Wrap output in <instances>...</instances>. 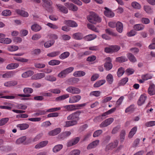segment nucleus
I'll return each instance as SVG.
<instances>
[{"instance_id": "7c9ffc66", "label": "nucleus", "mask_w": 155, "mask_h": 155, "mask_svg": "<svg viewBox=\"0 0 155 155\" xmlns=\"http://www.w3.org/2000/svg\"><path fill=\"white\" fill-rule=\"evenodd\" d=\"M31 29L32 31L35 32H37L41 30V28L38 25L35 24L31 26Z\"/></svg>"}, {"instance_id": "cd10ccee", "label": "nucleus", "mask_w": 155, "mask_h": 155, "mask_svg": "<svg viewBox=\"0 0 155 155\" xmlns=\"http://www.w3.org/2000/svg\"><path fill=\"white\" fill-rule=\"evenodd\" d=\"M137 130V127H134L132 128L129 133L128 137L129 138H132L135 134Z\"/></svg>"}, {"instance_id": "6e6d98bb", "label": "nucleus", "mask_w": 155, "mask_h": 155, "mask_svg": "<svg viewBox=\"0 0 155 155\" xmlns=\"http://www.w3.org/2000/svg\"><path fill=\"white\" fill-rule=\"evenodd\" d=\"M132 6L134 8L140 9L141 8L140 5L136 2H134L131 3Z\"/></svg>"}, {"instance_id": "49530a36", "label": "nucleus", "mask_w": 155, "mask_h": 155, "mask_svg": "<svg viewBox=\"0 0 155 155\" xmlns=\"http://www.w3.org/2000/svg\"><path fill=\"white\" fill-rule=\"evenodd\" d=\"M70 55V53L68 51H66L61 54L59 56V58L61 59H64L68 58Z\"/></svg>"}, {"instance_id": "4be33fe9", "label": "nucleus", "mask_w": 155, "mask_h": 155, "mask_svg": "<svg viewBox=\"0 0 155 155\" xmlns=\"http://www.w3.org/2000/svg\"><path fill=\"white\" fill-rule=\"evenodd\" d=\"M48 141L45 140L41 141L36 144L35 147V149H40L46 146L48 143Z\"/></svg>"}, {"instance_id": "603ef678", "label": "nucleus", "mask_w": 155, "mask_h": 155, "mask_svg": "<svg viewBox=\"0 0 155 155\" xmlns=\"http://www.w3.org/2000/svg\"><path fill=\"white\" fill-rule=\"evenodd\" d=\"M106 80L108 82L111 84L113 81V77L111 74H109L106 77Z\"/></svg>"}, {"instance_id": "4d7b16f0", "label": "nucleus", "mask_w": 155, "mask_h": 155, "mask_svg": "<svg viewBox=\"0 0 155 155\" xmlns=\"http://www.w3.org/2000/svg\"><path fill=\"white\" fill-rule=\"evenodd\" d=\"M60 63L59 60H51L48 62V64L54 66L58 65Z\"/></svg>"}, {"instance_id": "3c124183", "label": "nucleus", "mask_w": 155, "mask_h": 155, "mask_svg": "<svg viewBox=\"0 0 155 155\" xmlns=\"http://www.w3.org/2000/svg\"><path fill=\"white\" fill-rule=\"evenodd\" d=\"M153 77V75L151 74H147L141 76V78L144 80H147L151 79Z\"/></svg>"}, {"instance_id": "864d4df0", "label": "nucleus", "mask_w": 155, "mask_h": 155, "mask_svg": "<svg viewBox=\"0 0 155 155\" xmlns=\"http://www.w3.org/2000/svg\"><path fill=\"white\" fill-rule=\"evenodd\" d=\"M127 56L130 61L134 62L136 61V58L131 54L128 53L127 54Z\"/></svg>"}, {"instance_id": "1a4fd4ad", "label": "nucleus", "mask_w": 155, "mask_h": 155, "mask_svg": "<svg viewBox=\"0 0 155 155\" xmlns=\"http://www.w3.org/2000/svg\"><path fill=\"white\" fill-rule=\"evenodd\" d=\"M104 9L105 10L104 11V14L106 16L109 18H112L114 16V13L110 9L106 7H105Z\"/></svg>"}, {"instance_id": "774afa93", "label": "nucleus", "mask_w": 155, "mask_h": 155, "mask_svg": "<svg viewBox=\"0 0 155 155\" xmlns=\"http://www.w3.org/2000/svg\"><path fill=\"white\" fill-rule=\"evenodd\" d=\"M137 34V32L135 30H132L128 32L127 35L128 37H132L134 36Z\"/></svg>"}, {"instance_id": "7ed1b4c3", "label": "nucleus", "mask_w": 155, "mask_h": 155, "mask_svg": "<svg viewBox=\"0 0 155 155\" xmlns=\"http://www.w3.org/2000/svg\"><path fill=\"white\" fill-rule=\"evenodd\" d=\"M73 67H70L62 71L58 75V76L60 78L65 77L68 74L74 70Z\"/></svg>"}, {"instance_id": "de8ad7c7", "label": "nucleus", "mask_w": 155, "mask_h": 155, "mask_svg": "<svg viewBox=\"0 0 155 155\" xmlns=\"http://www.w3.org/2000/svg\"><path fill=\"white\" fill-rule=\"evenodd\" d=\"M60 53V52L59 51H53L48 54L47 56L49 57H53L59 55Z\"/></svg>"}, {"instance_id": "423d86ee", "label": "nucleus", "mask_w": 155, "mask_h": 155, "mask_svg": "<svg viewBox=\"0 0 155 155\" xmlns=\"http://www.w3.org/2000/svg\"><path fill=\"white\" fill-rule=\"evenodd\" d=\"M106 61L104 64L105 68L107 71H109L112 68V64L111 63V59L110 57L106 58L105 59Z\"/></svg>"}, {"instance_id": "f03ea898", "label": "nucleus", "mask_w": 155, "mask_h": 155, "mask_svg": "<svg viewBox=\"0 0 155 155\" xmlns=\"http://www.w3.org/2000/svg\"><path fill=\"white\" fill-rule=\"evenodd\" d=\"M86 105V103L81 104H71L64 106V108L69 111H71L77 109H81V107L85 106Z\"/></svg>"}, {"instance_id": "aec40b11", "label": "nucleus", "mask_w": 155, "mask_h": 155, "mask_svg": "<svg viewBox=\"0 0 155 155\" xmlns=\"http://www.w3.org/2000/svg\"><path fill=\"white\" fill-rule=\"evenodd\" d=\"M99 140H95L89 144L87 147V149H91L94 148L99 144Z\"/></svg>"}, {"instance_id": "f3484780", "label": "nucleus", "mask_w": 155, "mask_h": 155, "mask_svg": "<svg viewBox=\"0 0 155 155\" xmlns=\"http://www.w3.org/2000/svg\"><path fill=\"white\" fill-rule=\"evenodd\" d=\"M69 97V94H64L60 96L56 97L55 101L56 102H59L61 101L64 100Z\"/></svg>"}, {"instance_id": "09e8293b", "label": "nucleus", "mask_w": 155, "mask_h": 155, "mask_svg": "<svg viewBox=\"0 0 155 155\" xmlns=\"http://www.w3.org/2000/svg\"><path fill=\"white\" fill-rule=\"evenodd\" d=\"M125 72V69L122 67L119 68L117 72V75L118 77L121 76Z\"/></svg>"}, {"instance_id": "72a5a7b5", "label": "nucleus", "mask_w": 155, "mask_h": 155, "mask_svg": "<svg viewBox=\"0 0 155 155\" xmlns=\"http://www.w3.org/2000/svg\"><path fill=\"white\" fill-rule=\"evenodd\" d=\"M97 36L94 34H90L87 35L84 38V39L87 41H90L93 40L96 38Z\"/></svg>"}, {"instance_id": "6ab92c4d", "label": "nucleus", "mask_w": 155, "mask_h": 155, "mask_svg": "<svg viewBox=\"0 0 155 155\" xmlns=\"http://www.w3.org/2000/svg\"><path fill=\"white\" fill-rule=\"evenodd\" d=\"M61 129L59 128H57L49 132L48 134L51 136H54L59 134L61 131Z\"/></svg>"}, {"instance_id": "338daca9", "label": "nucleus", "mask_w": 155, "mask_h": 155, "mask_svg": "<svg viewBox=\"0 0 155 155\" xmlns=\"http://www.w3.org/2000/svg\"><path fill=\"white\" fill-rule=\"evenodd\" d=\"M96 58V56L92 55L89 56L87 58V61L89 62H92L95 61Z\"/></svg>"}, {"instance_id": "f8f14e48", "label": "nucleus", "mask_w": 155, "mask_h": 155, "mask_svg": "<svg viewBox=\"0 0 155 155\" xmlns=\"http://www.w3.org/2000/svg\"><path fill=\"white\" fill-rule=\"evenodd\" d=\"M64 23L68 26L72 28L76 27L78 26V24L73 20H65L64 21Z\"/></svg>"}, {"instance_id": "39448f33", "label": "nucleus", "mask_w": 155, "mask_h": 155, "mask_svg": "<svg viewBox=\"0 0 155 155\" xmlns=\"http://www.w3.org/2000/svg\"><path fill=\"white\" fill-rule=\"evenodd\" d=\"M81 113V111H77L69 115L67 117L68 120H78L79 119V116Z\"/></svg>"}, {"instance_id": "412c9836", "label": "nucleus", "mask_w": 155, "mask_h": 155, "mask_svg": "<svg viewBox=\"0 0 155 155\" xmlns=\"http://www.w3.org/2000/svg\"><path fill=\"white\" fill-rule=\"evenodd\" d=\"M43 2L42 6L45 8H49L52 4L51 0H42Z\"/></svg>"}, {"instance_id": "9b49d317", "label": "nucleus", "mask_w": 155, "mask_h": 155, "mask_svg": "<svg viewBox=\"0 0 155 155\" xmlns=\"http://www.w3.org/2000/svg\"><path fill=\"white\" fill-rule=\"evenodd\" d=\"M71 133L70 131H66L60 134L58 136L59 140H63L71 135Z\"/></svg>"}, {"instance_id": "f257e3e1", "label": "nucleus", "mask_w": 155, "mask_h": 155, "mask_svg": "<svg viewBox=\"0 0 155 155\" xmlns=\"http://www.w3.org/2000/svg\"><path fill=\"white\" fill-rule=\"evenodd\" d=\"M87 18L89 22L94 24L100 23L101 21V19L99 15L93 12H90L87 16Z\"/></svg>"}, {"instance_id": "c756f323", "label": "nucleus", "mask_w": 155, "mask_h": 155, "mask_svg": "<svg viewBox=\"0 0 155 155\" xmlns=\"http://www.w3.org/2000/svg\"><path fill=\"white\" fill-rule=\"evenodd\" d=\"M19 64L18 63H11L7 65L6 68L8 70L13 69L17 68Z\"/></svg>"}, {"instance_id": "a19ab883", "label": "nucleus", "mask_w": 155, "mask_h": 155, "mask_svg": "<svg viewBox=\"0 0 155 155\" xmlns=\"http://www.w3.org/2000/svg\"><path fill=\"white\" fill-rule=\"evenodd\" d=\"M18 49V46L16 45H9L8 46L7 49L10 51H14Z\"/></svg>"}, {"instance_id": "13d9d810", "label": "nucleus", "mask_w": 155, "mask_h": 155, "mask_svg": "<svg viewBox=\"0 0 155 155\" xmlns=\"http://www.w3.org/2000/svg\"><path fill=\"white\" fill-rule=\"evenodd\" d=\"M33 89L31 88L25 87L23 89L24 92L25 94H29L32 93L33 92Z\"/></svg>"}, {"instance_id": "0eeeda50", "label": "nucleus", "mask_w": 155, "mask_h": 155, "mask_svg": "<svg viewBox=\"0 0 155 155\" xmlns=\"http://www.w3.org/2000/svg\"><path fill=\"white\" fill-rule=\"evenodd\" d=\"M81 97L80 95H76L71 96L69 98V103L73 104L81 100Z\"/></svg>"}, {"instance_id": "4c0bfd02", "label": "nucleus", "mask_w": 155, "mask_h": 155, "mask_svg": "<svg viewBox=\"0 0 155 155\" xmlns=\"http://www.w3.org/2000/svg\"><path fill=\"white\" fill-rule=\"evenodd\" d=\"M106 81L104 80H99L96 82L94 85V87H98L103 85L105 83Z\"/></svg>"}, {"instance_id": "58836bf2", "label": "nucleus", "mask_w": 155, "mask_h": 155, "mask_svg": "<svg viewBox=\"0 0 155 155\" xmlns=\"http://www.w3.org/2000/svg\"><path fill=\"white\" fill-rule=\"evenodd\" d=\"M45 79L46 80L51 82H53L56 80V78L53 75H48L45 77Z\"/></svg>"}, {"instance_id": "f704fd0d", "label": "nucleus", "mask_w": 155, "mask_h": 155, "mask_svg": "<svg viewBox=\"0 0 155 155\" xmlns=\"http://www.w3.org/2000/svg\"><path fill=\"white\" fill-rule=\"evenodd\" d=\"M29 126L28 124L26 123L18 124L17 126V127L20 130L26 129L28 128Z\"/></svg>"}, {"instance_id": "473e14b6", "label": "nucleus", "mask_w": 155, "mask_h": 155, "mask_svg": "<svg viewBox=\"0 0 155 155\" xmlns=\"http://www.w3.org/2000/svg\"><path fill=\"white\" fill-rule=\"evenodd\" d=\"M34 72L31 71H28L23 73L21 76L23 78H27L32 75Z\"/></svg>"}, {"instance_id": "c03bdc74", "label": "nucleus", "mask_w": 155, "mask_h": 155, "mask_svg": "<svg viewBox=\"0 0 155 155\" xmlns=\"http://www.w3.org/2000/svg\"><path fill=\"white\" fill-rule=\"evenodd\" d=\"M105 32L107 35L113 36H115L116 33L111 29L108 28L105 29Z\"/></svg>"}, {"instance_id": "79ce46f5", "label": "nucleus", "mask_w": 155, "mask_h": 155, "mask_svg": "<svg viewBox=\"0 0 155 155\" xmlns=\"http://www.w3.org/2000/svg\"><path fill=\"white\" fill-rule=\"evenodd\" d=\"M123 29V26L122 23L120 22H117V31L119 33L122 32Z\"/></svg>"}, {"instance_id": "bb28decb", "label": "nucleus", "mask_w": 155, "mask_h": 155, "mask_svg": "<svg viewBox=\"0 0 155 155\" xmlns=\"http://www.w3.org/2000/svg\"><path fill=\"white\" fill-rule=\"evenodd\" d=\"M57 6L61 12L65 14H66L68 12L67 8L64 6L60 4H58L57 5Z\"/></svg>"}, {"instance_id": "a211bd4d", "label": "nucleus", "mask_w": 155, "mask_h": 155, "mask_svg": "<svg viewBox=\"0 0 155 155\" xmlns=\"http://www.w3.org/2000/svg\"><path fill=\"white\" fill-rule=\"evenodd\" d=\"M116 50V45H111L109 47H106L105 48V51L107 53H113L115 52Z\"/></svg>"}, {"instance_id": "69168bd1", "label": "nucleus", "mask_w": 155, "mask_h": 155, "mask_svg": "<svg viewBox=\"0 0 155 155\" xmlns=\"http://www.w3.org/2000/svg\"><path fill=\"white\" fill-rule=\"evenodd\" d=\"M116 145V143L115 142L114 143H110L107 146L106 148L108 150L112 149L115 147Z\"/></svg>"}, {"instance_id": "6e6552de", "label": "nucleus", "mask_w": 155, "mask_h": 155, "mask_svg": "<svg viewBox=\"0 0 155 155\" xmlns=\"http://www.w3.org/2000/svg\"><path fill=\"white\" fill-rule=\"evenodd\" d=\"M113 118H109L102 122L100 124V127H104L107 126L110 124L113 121Z\"/></svg>"}, {"instance_id": "e2e57ef3", "label": "nucleus", "mask_w": 155, "mask_h": 155, "mask_svg": "<svg viewBox=\"0 0 155 155\" xmlns=\"http://www.w3.org/2000/svg\"><path fill=\"white\" fill-rule=\"evenodd\" d=\"M9 118H5L0 120V126L6 124L8 121Z\"/></svg>"}, {"instance_id": "e433bc0d", "label": "nucleus", "mask_w": 155, "mask_h": 155, "mask_svg": "<svg viewBox=\"0 0 155 155\" xmlns=\"http://www.w3.org/2000/svg\"><path fill=\"white\" fill-rule=\"evenodd\" d=\"M5 104L8 106H0V108L11 110L12 108L13 107V104H12L6 103H5Z\"/></svg>"}, {"instance_id": "c85d7f7f", "label": "nucleus", "mask_w": 155, "mask_h": 155, "mask_svg": "<svg viewBox=\"0 0 155 155\" xmlns=\"http://www.w3.org/2000/svg\"><path fill=\"white\" fill-rule=\"evenodd\" d=\"M146 97L143 95H141L138 101V104L139 105H141L143 104L146 99Z\"/></svg>"}, {"instance_id": "680f3d73", "label": "nucleus", "mask_w": 155, "mask_h": 155, "mask_svg": "<svg viewBox=\"0 0 155 155\" xmlns=\"http://www.w3.org/2000/svg\"><path fill=\"white\" fill-rule=\"evenodd\" d=\"M101 93V92L99 91H93L91 92L90 95L91 96H94L97 97L100 95Z\"/></svg>"}, {"instance_id": "9d476101", "label": "nucleus", "mask_w": 155, "mask_h": 155, "mask_svg": "<svg viewBox=\"0 0 155 155\" xmlns=\"http://www.w3.org/2000/svg\"><path fill=\"white\" fill-rule=\"evenodd\" d=\"M80 139L79 137H77L69 141L67 143V146L70 147L75 145L78 143Z\"/></svg>"}, {"instance_id": "393cba45", "label": "nucleus", "mask_w": 155, "mask_h": 155, "mask_svg": "<svg viewBox=\"0 0 155 155\" xmlns=\"http://www.w3.org/2000/svg\"><path fill=\"white\" fill-rule=\"evenodd\" d=\"M73 37L74 39L76 40H80L82 39L83 38L82 34L80 32H78L74 34Z\"/></svg>"}, {"instance_id": "0e129e2a", "label": "nucleus", "mask_w": 155, "mask_h": 155, "mask_svg": "<svg viewBox=\"0 0 155 155\" xmlns=\"http://www.w3.org/2000/svg\"><path fill=\"white\" fill-rule=\"evenodd\" d=\"M128 78L127 77L125 78L122 79L119 83L120 86L123 85L125 84L128 81Z\"/></svg>"}, {"instance_id": "a18cd8bd", "label": "nucleus", "mask_w": 155, "mask_h": 155, "mask_svg": "<svg viewBox=\"0 0 155 155\" xmlns=\"http://www.w3.org/2000/svg\"><path fill=\"white\" fill-rule=\"evenodd\" d=\"M87 28L91 30L94 31L96 32H98V30L95 27V26L92 24L88 23L87 24Z\"/></svg>"}, {"instance_id": "37998d69", "label": "nucleus", "mask_w": 155, "mask_h": 155, "mask_svg": "<svg viewBox=\"0 0 155 155\" xmlns=\"http://www.w3.org/2000/svg\"><path fill=\"white\" fill-rule=\"evenodd\" d=\"M55 41L54 40H51L46 42L44 43V46L46 48H48L54 44Z\"/></svg>"}, {"instance_id": "b1692460", "label": "nucleus", "mask_w": 155, "mask_h": 155, "mask_svg": "<svg viewBox=\"0 0 155 155\" xmlns=\"http://www.w3.org/2000/svg\"><path fill=\"white\" fill-rule=\"evenodd\" d=\"M16 12L18 14L20 15L23 17H27L28 16V13L20 9H17L16 10Z\"/></svg>"}, {"instance_id": "4468645a", "label": "nucleus", "mask_w": 155, "mask_h": 155, "mask_svg": "<svg viewBox=\"0 0 155 155\" xmlns=\"http://www.w3.org/2000/svg\"><path fill=\"white\" fill-rule=\"evenodd\" d=\"M45 74L43 73H37L32 76L31 79L35 80L40 79L45 77Z\"/></svg>"}, {"instance_id": "c9c22d12", "label": "nucleus", "mask_w": 155, "mask_h": 155, "mask_svg": "<svg viewBox=\"0 0 155 155\" xmlns=\"http://www.w3.org/2000/svg\"><path fill=\"white\" fill-rule=\"evenodd\" d=\"M63 147L62 144H58L55 145L53 148V151L54 153H57L60 151Z\"/></svg>"}, {"instance_id": "5fc2aeb1", "label": "nucleus", "mask_w": 155, "mask_h": 155, "mask_svg": "<svg viewBox=\"0 0 155 155\" xmlns=\"http://www.w3.org/2000/svg\"><path fill=\"white\" fill-rule=\"evenodd\" d=\"M144 10L148 14H151L153 12L152 9L148 5H144L143 6Z\"/></svg>"}, {"instance_id": "2f4dec72", "label": "nucleus", "mask_w": 155, "mask_h": 155, "mask_svg": "<svg viewBox=\"0 0 155 155\" xmlns=\"http://www.w3.org/2000/svg\"><path fill=\"white\" fill-rule=\"evenodd\" d=\"M26 139V137L25 136H22L18 139L16 141V143L17 144H19L21 143L25 144L24 142Z\"/></svg>"}, {"instance_id": "20e7f679", "label": "nucleus", "mask_w": 155, "mask_h": 155, "mask_svg": "<svg viewBox=\"0 0 155 155\" xmlns=\"http://www.w3.org/2000/svg\"><path fill=\"white\" fill-rule=\"evenodd\" d=\"M66 90L68 92L73 94H78L81 92V90L80 89L72 86L68 87L66 88Z\"/></svg>"}, {"instance_id": "8fccbe9b", "label": "nucleus", "mask_w": 155, "mask_h": 155, "mask_svg": "<svg viewBox=\"0 0 155 155\" xmlns=\"http://www.w3.org/2000/svg\"><path fill=\"white\" fill-rule=\"evenodd\" d=\"M11 14V11L8 9L4 10L2 13V15L4 16H10Z\"/></svg>"}, {"instance_id": "2eb2a0df", "label": "nucleus", "mask_w": 155, "mask_h": 155, "mask_svg": "<svg viewBox=\"0 0 155 155\" xmlns=\"http://www.w3.org/2000/svg\"><path fill=\"white\" fill-rule=\"evenodd\" d=\"M148 94L150 95L155 94V85L153 83H151L148 90Z\"/></svg>"}, {"instance_id": "5701e85b", "label": "nucleus", "mask_w": 155, "mask_h": 155, "mask_svg": "<svg viewBox=\"0 0 155 155\" xmlns=\"http://www.w3.org/2000/svg\"><path fill=\"white\" fill-rule=\"evenodd\" d=\"M133 28L135 30L140 31L143 30L145 28V26L141 24H137L135 25Z\"/></svg>"}, {"instance_id": "dca6fc26", "label": "nucleus", "mask_w": 155, "mask_h": 155, "mask_svg": "<svg viewBox=\"0 0 155 155\" xmlns=\"http://www.w3.org/2000/svg\"><path fill=\"white\" fill-rule=\"evenodd\" d=\"M69 97V94H64L60 96L56 97L55 101L56 102H59L61 101L64 100Z\"/></svg>"}, {"instance_id": "052dcab7", "label": "nucleus", "mask_w": 155, "mask_h": 155, "mask_svg": "<svg viewBox=\"0 0 155 155\" xmlns=\"http://www.w3.org/2000/svg\"><path fill=\"white\" fill-rule=\"evenodd\" d=\"M80 151L78 150H74L71 151L69 155H79Z\"/></svg>"}, {"instance_id": "ea45409f", "label": "nucleus", "mask_w": 155, "mask_h": 155, "mask_svg": "<svg viewBox=\"0 0 155 155\" xmlns=\"http://www.w3.org/2000/svg\"><path fill=\"white\" fill-rule=\"evenodd\" d=\"M14 74L13 71L7 72L2 75V77L4 78H9L12 77Z\"/></svg>"}, {"instance_id": "a878e982", "label": "nucleus", "mask_w": 155, "mask_h": 155, "mask_svg": "<svg viewBox=\"0 0 155 155\" xmlns=\"http://www.w3.org/2000/svg\"><path fill=\"white\" fill-rule=\"evenodd\" d=\"M86 74L85 72L82 71H78L74 72L73 73V75L75 77H81L84 76Z\"/></svg>"}, {"instance_id": "ddd939ff", "label": "nucleus", "mask_w": 155, "mask_h": 155, "mask_svg": "<svg viewBox=\"0 0 155 155\" xmlns=\"http://www.w3.org/2000/svg\"><path fill=\"white\" fill-rule=\"evenodd\" d=\"M65 6L69 10L74 12L78 10V8L77 6L72 3H66Z\"/></svg>"}, {"instance_id": "bf43d9fd", "label": "nucleus", "mask_w": 155, "mask_h": 155, "mask_svg": "<svg viewBox=\"0 0 155 155\" xmlns=\"http://www.w3.org/2000/svg\"><path fill=\"white\" fill-rule=\"evenodd\" d=\"M125 134V131L124 130H121L120 135V140L121 142H123L124 140Z\"/></svg>"}]
</instances>
